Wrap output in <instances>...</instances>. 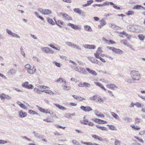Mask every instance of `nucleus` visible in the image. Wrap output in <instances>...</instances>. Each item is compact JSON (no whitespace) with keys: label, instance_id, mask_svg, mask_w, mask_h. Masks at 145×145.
Instances as JSON below:
<instances>
[{"label":"nucleus","instance_id":"f257e3e1","mask_svg":"<svg viewBox=\"0 0 145 145\" xmlns=\"http://www.w3.org/2000/svg\"><path fill=\"white\" fill-rule=\"evenodd\" d=\"M24 67L27 72L30 74H33L36 71V68L34 66H31L29 64L25 65Z\"/></svg>","mask_w":145,"mask_h":145},{"label":"nucleus","instance_id":"f03ea898","mask_svg":"<svg viewBox=\"0 0 145 145\" xmlns=\"http://www.w3.org/2000/svg\"><path fill=\"white\" fill-rule=\"evenodd\" d=\"M131 77L135 80H139L140 78V74L138 71H132L131 72Z\"/></svg>","mask_w":145,"mask_h":145},{"label":"nucleus","instance_id":"7ed1b4c3","mask_svg":"<svg viewBox=\"0 0 145 145\" xmlns=\"http://www.w3.org/2000/svg\"><path fill=\"white\" fill-rule=\"evenodd\" d=\"M73 70L83 74H85L86 73V70L84 68L78 67L77 65H75Z\"/></svg>","mask_w":145,"mask_h":145},{"label":"nucleus","instance_id":"20e7f679","mask_svg":"<svg viewBox=\"0 0 145 145\" xmlns=\"http://www.w3.org/2000/svg\"><path fill=\"white\" fill-rule=\"evenodd\" d=\"M6 31L9 35L12 37L18 39H20V37L18 35L12 32L11 30L8 29H6Z\"/></svg>","mask_w":145,"mask_h":145},{"label":"nucleus","instance_id":"39448f33","mask_svg":"<svg viewBox=\"0 0 145 145\" xmlns=\"http://www.w3.org/2000/svg\"><path fill=\"white\" fill-rule=\"evenodd\" d=\"M38 10L42 14L45 15H48L52 13L51 11L49 9H42L41 8L39 9Z\"/></svg>","mask_w":145,"mask_h":145},{"label":"nucleus","instance_id":"423d86ee","mask_svg":"<svg viewBox=\"0 0 145 145\" xmlns=\"http://www.w3.org/2000/svg\"><path fill=\"white\" fill-rule=\"evenodd\" d=\"M22 86L24 88L30 89H33V86L31 84H29L28 82H25L22 85Z\"/></svg>","mask_w":145,"mask_h":145},{"label":"nucleus","instance_id":"0eeeda50","mask_svg":"<svg viewBox=\"0 0 145 145\" xmlns=\"http://www.w3.org/2000/svg\"><path fill=\"white\" fill-rule=\"evenodd\" d=\"M138 27L137 25H130L127 26L128 30L133 32H135L137 31Z\"/></svg>","mask_w":145,"mask_h":145},{"label":"nucleus","instance_id":"6e6552de","mask_svg":"<svg viewBox=\"0 0 145 145\" xmlns=\"http://www.w3.org/2000/svg\"><path fill=\"white\" fill-rule=\"evenodd\" d=\"M102 40L104 42L108 45H111L112 44H115L116 42L112 40H107L104 37H103Z\"/></svg>","mask_w":145,"mask_h":145},{"label":"nucleus","instance_id":"1a4fd4ad","mask_svg":"<svg viewBox=\"0 0 145 145\" xmlns=\"http://www.w3.org/2000/svg\"><path fill=\"white\" fill-rule=\"evenodd\" d=\"M80 108L84 111L86 112H88L93 110L92 108L88 106H82L80 107Z\"/></svg>","mask_w":145,"mask_h":145},{"label":"nucleus","instance_id":"9d476101","mask_svg":"<svg viewBox=\"0 0 145 145\" xmlns=\"http://www.w3.org/2000/svg\"><path fill=\"white\" fill-rule=\"evenodd\" d=\"M60 15L63 16V18L67 20H72V18L66 13L63 12L60 13Z\"/></svg>","mask_w":145,"mask_h":145},{"label":"nucleus","instance_id":"9b49d317","mask_svg":"<svg viewBox=\"0 0 145 145\" xmlns=\"http://www.w3.org/2000/svg\"><path fill=\"white\" fill-rule=\"evenodd\" d=\"M41 50L46 53H51L53 54L54 52L52 50H51L50 48L47 47L42 48Z\"/></svg>","mask_w":145,"mask_h":145},{"label":"nucleus","instance_id":"f8f14e48","mask_svg":"<svg viewBox=\"0 0 145 145\" xmlns=\"http://www.w3.org/2000/svg\"><path fill=\"white\" fill-rule=\"evenodd\" d=\"M106 87L109 89L113 90H115L116 89L118 88V87L117 86L113 84H108L106 85Z\"/></svg>","mask_w":145,"mask_h":145},{"label":"nucleus","instance_id":"ddd939ff","mask_svg":"<svg viewBox=\"0 0 145 145\" xmlns=\"http://www.w3.org/2000/svg\"><path fill=\"white\" fill-rule=\"evenodd\" d=\"M83 46L86 49H94L95 48V46L94 45L85 44L83 45Z\"/></svg>","mask_w":145,"mask_h":145},{"label":"nucleus","instance_id":"4468645a","mask_svg":"<svg viewBox=\"0 0 145 145\" xmlns=\"http://www.w3.org/2000/svg\"><path fill=\"white\" fill-rule=\"evenodd\" d=\"M74 11L80 15L83 16L84 14V12L82 11L79 8H74L73 9Z\"/></svg>","mask_w":145,"mask_h":145},{"label":"nucleus","instance_id":"2eb2a0df","mask_svg":"<svg viewBox=\"0 0 145 145\" xmlns=\"http://www.w3.org/2000/svg\"><path fill=\"white\" fill-rule=\"evenodd\" d=\"M116 54H122L123 53V52L120 49H117L114 48L113 51Z\"/></svg>","mask_w":145,"mask_h":145},{"label":"nucleus","instance_id":"dca6fc26","mask_svg":"<svg viewBox=\"0 0 145 145\" xmlns=\"http://www.w3.org/2000/svg\"><path fill=\"white\" fill-rule=\"evenodd\" d=\"M19 116L21 118H23L26 117L27 114L25 112H24L22 110L19 112Z\"/></svg>","mask_w":145,"mask_h":145},{"label":"nucleus","instance_id":"f3484780","mask_svg":"<svg viewBox=\"0 0 145 145\" xmlns=\"http://www.w3.org/2000/svg\"><path fill=\"white\" fill-rule=\"evenodd\" d=\"M101 25H99L98 27L99 28L101 29L102 27H103L104 25H105L106 23L104 20H101L99 21Z\"/></svg>","mask_w":145,"mask_h":145},{"label":"nucleus","instance_id":"a211bd4d","mask_svg":"<svg viewBox=\"0 0 145 145\" xmlns=\"http://www.w3.org/2000/svg\"><path fill=\"white\" fill-rule=\"evenodd\" d=\"M94 113L95 115L98 117L101 118H103L104 117V115L103 114H101L98 111H95Z\"/></svg>","mask_w":145,"mask_h":145},{"label":"nucleus","instance_id":"6ab92c4d","mask_svg":"<svg viewBox=\"0 0 145 145\" xmlns=\"http://www.w3.org/2000/svg\"><path fill=\"white\" fill-rule=\"evenodd\" d=\"M61 87L63 88V89L66 91L69 90L71 89V87L67 85L66 84L62 85Z\"/></svg>","mask_w":145,"mask_h":145},{"label":"nucleus","instance_id":"aec40b11","mask_svg":"<svg viewBox=\"0 0 145 145\" xmlns=\"http://www.w3.org/2000/svg\"><path fill=\"white\" fill-rule=\"evenodd\" d=\"M84 29L86 31L91 32L92 31V29L91 27L88 25H85L84 26Z\"/></svg>","mask_w":145,"mask_h":145},{"label":"nucleus","instance_id":"412c9836","mask_svg":"<svg viewBox=\"0 0 145 145\" xmlns=\"http://www.w3.org/2000/svg\"><path fill=\"white\" fill-rule=\"evenodd\" d=\"M85 116H84L83 121H80V123L81 124H83L85 125H87L89 121L87 119L85 118Z\"/></svg>","mask_w":145,"mask_h":145},{"label":"nucleus","instance_id":"4be33fe9","mask_svg":"<svg viewBox=\"0 0 145 145\" xmlns=\"http://www.w3.org/2000/svg\"><path fill=\"white\" fill-rule=\"evenodd\" d=\"M56 82L59 83H63L64 84H65L66 83V82L65 80H64L62 78H60L57 79L56 81Z\"/></svg>","mask_w":145,"mask_h":145},{"label":"nucleus","instance_id":"5701e85b","mask_svg":"<svg viewBox=\"0 0 145 145\" xmlns=\"http://www.w3.org/2000/svg\"><path fill=\"white\" fill-rule=\"evenodd\" d=\"M42 91L50 95H54V93L52 91L49 89H45L43 90Z\"/></svg>","mask_w":145,"mask_h":145},{"label":"nucleus","instance_id":"b1692460","mask_svg":"<svg viewBox=\"0 0 145 145\" xmlns=\"http://www.w3.org/2000/svg\"><path fill=\"white\" fill-rule=\"evenodd\" d=\"M72 47L75 49L78 50H82V48L80 46L75 44L73 43Z\"/></svg>","mask_w":145,"mask_h":145},{"label":"nucleus","instance_id":"393cba45","mask_svg":"<svg viewBox=\"0 0 145 145\" xmlns=\"http://www.w3.org/2000/svg\"><path fill=\"white\" fill-rule=\"evenodd\" d=\"M142 6L140 5H136L134 6L133 9L134 10H140L142 9Z\"/></svg>","mask_w":145,"mask_h":145},{"label":"nucleus","instance_id":"a878e982","mask_svg":"<svg viewBox=\"0 0 145 145\" xmlns=\"http://www.w3.org/2000/svg\"><path fill=\"white\" fill-rule=\"evenodd\" d=\"M96 126L97 128L102 130L107 131L108 130V129L105 127L101 126L99 125H96Z\"/></svg>","mask_w":145,"mask_h":145},{"label":"nucleus","instance_id":"bb28decb","mask_svg":"<svg viewBox=\"0 0 145 145\" xmlns=\"http://www.w3.org/2000/svg\"><path fill=\"white\" fill-rule=\"evenodd\" d=\"M16 71L15 69H12L8 71V73L9 74L13 75L16 73Z\"/></svg>","mask_w":145,"mask_h":145},{"label":"nucleus","instance_id":"cd10ccee","mask_svg":"<svg viewBox=\"0 0 145 145\" xmlns=\"http://www.w3.org/2000/svg\"><path fill=\"white\" fill-rule=\"evenodd\" d=\"M88 59L91 62L94 63H95L97 62V60L96 59L93 57H88Z\"/></svg>","mask_w":145,"mask_h":145},{"label":"nucleus","instance_id":"c85d7f7f","mask_svg":"<svg viewBox=\"0 0 145 145\" xmlns=\"http://www.w3.org/2000/svg\"><path fill=\"white\" fill-rule=\"evenodd\" d=\"M54 105L58 108L62 110H66V108L64 106H61L58 104H54Z\"/></svg>","mask_w":145,"mask_h":145},{"label":"nucleus","instance_id":"c756f323","mask_svg":"<svg viewBox=\"0 0 145 145\" xmlns=\"http://www.w3.org/2000/svg\"><path fill=\"white\" fill-rule=\"evenodd\" d=\"M54 105L58 108L62 110H66V108L64 106H61L58 104H54Z\"/></svg>","mask_w":145,"mask_h":145},{"label":"nucleus","instance_id":"7c9ffc66","mask_svg":"<svg viewBox=\"0 0 145 145\" xmlns=\"http://www.w3.org/2000/svg\"><path fill=\"white\" fill-rule=\"evenodd\" d=\"M54 105L58 108L62 110H66V108L64 106H61L58 104H54Z\"/></svg>","mask_w":145,"mask_h":145},{"label":"nucleus","instance_id":"2f4dec72","mask_svg":"<svg viewBox=\"0 0 145 145\" xmlns=\"http://www.w3.org/2000/svg\"><path fill=\"white\" fill-rule=\"evenodd\" d=\"M135 106L139 108H142L144 106L143 105L138 102H137L135 103Z\"/></svg>","mask_w":145,"mask_h":145},{"label":"nucleus","instance_id":"473e14b6","mask_svg":"<svg viewBox=\"0 0 145 145\" xmlns=\"http://www.w3.org/2000/svg\"><path fill=\"white\" fill-rule=\"evenodd\" d=\"M111 114L112 116L116 119L118 120L119 119V116L116 114L114 112H112Z\"/></svg>","mask_w":145,"mask_h":145},{"label":"nucleus","instance_id":"72a5a7b5","mask_svg":"<svg viewBox=\"0 0 145 145\" xmlns=\"http://www.w3.org/2000/svg\"><path fill=\"white\" fill-rule=\"evenodd\" d=\"M93 0H89L87 2V3L86 4H84L83 5V6L84 7H85L87 6L90 5L93 2Z\"/></svg>","mask_w":145,"mask_h":145},{"label":"nucleus","instance_id":"f704fd0d","mask_svg":"<svg viewBox=\"0 0 145 145\" xmlns=\"http://www.w3.org/2000/svg\"><path fill=\"white\" fill-rule=\"evenodd\" d=\"M47 19L48 20V22L52 25H54L55 24V22L53 21L52 19L50 18L49 17L47 18Z\"/></svg>","mask_w":145,"mask_h":145},{"label":"nucleus","instance_id":"c9c22d12","mask_svg":"<svg viewBox=\"0 0 145 145\" xmlns=\"http://www.w3.org/2000/svg\"><path fill=\"white\" fill-rule=\"evenodd\" d=\"M121 42L125 45L129 47V44L128 43V42L127 40H121Z\"/></svg>","mask_w":145,"mask_h":145},{"label":"nucleus","instance_id":"e433bc0d","mask_svg":"<svg viewBox=\"0 0 145 145\" xmlns=\"http://www.w3.org/2000/svg\"><path fill=\"white\" fill-rule=\"evenodd\" d=\"M109 129L112 130H116V127L113 125H108Z\"/></svg>","mask_w":145,"mask_h":145},{"label":"nucleus","instance_id":"4c0bfd02","mask_svg":"<svg viewBox=\"0 0 145 145\" xmlns=\"http://www.w3.org/2000/svg\"><path fill=\"white\" fill-rule=\"evenodd\" d=\"M56 24L60 27H61L60 25H62L63 23V22L61 20H58L57 22L56 21Z\"/></svg>","mask_w":145,"mask_h":145},{"label":"nucleus","instance_id":"58836bf2","mask_svg":"<svg viewBox=\"0 0 145 145\" xmlns=\"http://www.w3.org/2000/svg\"><path fill=\"white\" fill-rule=\"evenodd\" d=\"M103 6L104 5L108 6L109 4H110L111 5H113L114 3L112 2H109L108 1H106L104 2L103 4Z\"/></svg>","mask_w":145,"mask_h":145},{"label":"nucleus","instance_id":"ea45409f","mask_svg":"<svg viewBox=\"0 0 145 145\" xmlns=\"http://www.w3.org/2000/svg\"><path fill=\"white\" fill-rule=\"evenodd\" d=\"M82 144H86L87 145H95V143H92L91 142H82Z\"/></svg>","mask_w":145,"mask_h":145},{"label":"nucleus","instance_id":"a19ab883","mask_svg":"<svg viewBox=\"0 0 145 145\" xmlns=\"http://www.w3.org/2000/svg\"><path fill=\"white\" fill-rule=\"evenodd\" d=\"M139 39L143 41L144 39V36L142 34H139L138 35Z\"/></svg>","mask_w":145,"mask_h":145},{"label":"nucleus","instance_id":"79ce46f5","mask_svg":"<svg viewBox=\"0 0 145 145\" xmlns=\"http://www.w3.org/2000/svg\"><path fill=\"white\" fill-rule=\"evenodd\" d=\"M123 119L127 122H129L131 121V119L129 117H124Z\"/></svg>","mask_w":145,"mask_h":145},{"label":"nucleus","instance_id":"37998d69","mask_svg":"<svg viewBox=\"0 0 145 145\" xmlns=\"http://www.w3.org/2000/svg\"><path fill=\"white\" fill-rule=\"evenodd\" d=\"M134 137L136 139L138 140L140 142H141L142 143H144V141L142 139H141L139 137L137 136H135Z\"/></svg>","mask_w":145,"mask_h":145},{"label":"nucleus","instance_id":"c03bdc74","mask_svg":"<svg viewBox=\"0 0 145 145\" xmlns=\"http://www.w3.org/2000/svg\"><path fill=\"white\" fill-rule=\"evenodd\" d=\"M100 54L97 52L94 54V56L97 58L99 59L101 57L100 56Z\"/></svg>","mask_w":145,"mask_h":145},{"label":"nucleus","instance_id":"a18cd8bd","mask_svg":"<svg viewBox=\"0 0 145 145\" xmlns=\"http://www.w3.org/2000/svg\"><path fill=\"white\" fill-rule=\"evenodd\" d=\"M112 28L114 29H117L118 27L114 24H111V25L109 26Z\"/></svg>","mask_w":145,"mask_h":145},{"label":"nucleus","instance_id":"49530a36","mask_svg":"<svg viewBox=\"0 0 145 145\" xmlns=\"http://www.w3.org/2000/svg\"><path fill=\"white\" fill-rule=\"evenodd\" d=\"M35 14L38 17L40 18V19L42 20H44V18L41 16H39V14L38 12H35Z\"/></svg>","mask_w":145,"mask_h":145},{"label":"nucleus","instance_id":"de8ad7c7","mask_svg":"<svg viewBox=\"0 0 145 145\" xmlns=\"http://www.w3.org/2000/svg\"><path fill=\"white\" fill-rule=\"evenodd\" d=\"M75 115L74 113L72 114H67L65 116V117L67 118H69L71 116H73Z\"/></svg>","mask_w":145,"mask_h":145},{"label":"nucleus","instance_id":"09e8293b","mask_svg":"<svg viewBox=\"0 0 145 145\" xmlns=\"http://www.w3.org/2000/svg\"><path fill=\"white\" fill-rule=\"evenodd\" d=\"M33 134H34L35 137L37 138H40V136L39 135V134L35 132H33Z\"/></svg>","mask_w":145,"mask_h":145},{"label":"nucleus","instance_id":"8fccbe9b","mask_svg":"<svg viewBox=\"0 0 145 145\" xmlns=\"http://www.w3.org/2000/svg\"><path fill=\"white\" fill-rule=\"evenodd\" d=\"M131 127H132L135 129H137V130H138V129H139L140 128V127L138 126H135V125H133L131 126Z\"/></svg>","mask_w":145,"mask_h":145},{"label":"nucleus","instance_id":"3c124183","mask_svg":"<svg viewBox=\"0 0 145 145\" xmlns=\"http://www.w3.org/2000/svg\"><path fill=\"white\" fill-rule=\"evenodd\" d=\"M134 12L133 11H129L127 12L126 13V14L128 15H132L134 14Z\"/></svg>","mask_w":145,"mask_h":145},{"label":"nucleus","instance_id":"603ef678","mask_svg":"<svg viewBox=\"0 0 145 145\" xmlns=\"http://www.w3.org/2000/svg\"><path fill=\"white\" fill-rule=\"evenodd\" d=\"M43 90H40V89H38L36 88L35 89V92H36L39 94H41V92H43L42 91Z\"/></svg>","mask_w":145,"mask_h":145},{"label":"nucleus","instance_id":"864d4df0","mask_svg":"<svg viewBox=\"0 0 145 145\" xmlns=\"http://www.w3.org/2000/svg\"><path fill=\"white\" fill-rule=\"evenodd\" d=\"M73 43L69 42H66V44L68 46H71L72 47V45L73 44Z\"/></svg>","mask_w":145,"mask_h":145},{"label":"nucleus","instance_id":"5fc2aeb1","mask_svg":"<svg viewBox=\"0 0 145 145\" xmlns=\"http://www.w3.org/2000/svg\"><path fill=\"white\" fill-rule=\"evenodd\" d=\"M36 87L34 89V91H35V89L36 88L38 89H40L41 88V86H40L39 84H36L35 85Z\"/></svg>","mask_w":145,"mask_h":145},{"label":"nucleus","instance_id":"6e6d98bb","mask_svg":"<svg viewBox=\"0 0 145 145\" xmlns=\"http://www.w3.org/2000/svg\"><path fill=\"white\" fill-rule=\"evenodd\" d=\"M84 87L88 88H89L91 86V85L88 83L84 82Z\"/></svg>","mask_w":145,"mask_h":145},{"label":"nucleus","instance_id":"4d7b16f0","mask_svg":"<svg viewBox=\"0 0 145 145\" xmlns=\"http://www.w3.org/2000/svg\"><path fill=\"white\" fill-rule=\"evenodd\" d=\"M101 49H102L101 47H99L98 48L97 52H98L100 54H101V53L103 52V51L101 50Z\"/></svg>","mask_w":145,"mask_h":145},{"label":"nucleus","instance_id":"13d9d810","mask_svg":"<svg viewBox=\"0 0 145 145\" xmlns=\"http://www.w3.org/2000/svg\"><path fill=\"white\" fill-rule=\"evenodd\" d=\"M54 63L55 65L58 67H61V65L60 63L57 62L56 61H54L53 62Z\"/></svg>","mask_w":145,"mask_h":145},{"label":"nucleus","instance_id":"bf43d9fd","mask_svg":"<svg viewBox=\"0 0 145 145\" xmlns=\"http://www.w3.org/2000/svg\"><path fill=\"white\" fill-rule=\"evenodd\" d=\"M4 98V99H10L11 98V97L10 96L5 94Z\"/></svg>","mask_w":145,"mask_h":145},{"label":"nucleus","instance_id":"052dcab7","mask_svg":"<svg viewBox=\"0 0 145 145\" xmlns=\"http://www.w3.org/2000/svg\"><path fill=\"white\" fill-rule=\"evenodd\" d=\"M72 142L74 145H76L79 143L77 141L75 140H72Z\"/></svg>","mask_w":145,"mask_h":145},{"label":"nucleus","instance_id":"680f3d73","mask_svg":"<svg viewBox=\"0 0 145 145\" xmlns=\"http://www.w3.org/2000/svg\"><path fill=\"white\" fill-rule=\"evenodd\" d=\"M135 81V80L133 79H128L127 80V82L131 84L133 82Z\"/></svg>","mask_w":145,"mask_h":145},{"label":"nucleus","instance_id":"e2e57ef3","mask_svg":"<svg viewBox=\"0 0 145 145\" xmlns=\"http://www.w3.org/2000/svg\"><path fill=\"white\" fill-rule=\"evenodd\" d=\"M94 83L95 85H96V86L99 87L100 88H101V87L103 86L99 82H94Z\"/></svg>","mask_w":145,"mask_h":145},{"label":"nucleus","instance_id":"0e129e2a","mask_svg":"<svg viewBox=\"0 0 145 145\" xmlns=\"http://www.w3.org/2000/svg\"><path fill=\"white\" fill-rule=\"evenodd\" d=\"M77 100H78V101H81L83 100H86V99L83 97H82L78 96Z\"/></svg>","mask_w":145,"mask_h":145},{"label":"nucleus","instance_id":"69168bd1","mask_svg":"<svg viewBox=\"0 0 145 145\" xmlns=\"http://www.w3.org/2000/svg\"><path fill=\"white\" fill-rule=\"evenodd\" d=\"M72 28L74 29H80V27H79L78 25H74V27Z\"/></svg>","mask_w":145,"mask_h":145},{"label":"nucleus","instance_id":"338daca9","mask_svg":"<svg viewBox=\"0 0 145 145\" xmlns=\"http://www.w3.org/2000/svg\"><path fill=\"white\" fill-rule=\"evenodd\" d=\"M21 105H20V106L22 108L27 110V108L26 106H25L24 104H21Z\"/></svg>","mask_w":145,"mask_h":145},{"label":"nucleus","instance_id":"774afa93","mask_svg":"<svg viewBox=\"0 0 145 145\" xmlns=\"http://www.w3.org/2000/svg\"><path fill=\"white\" fill-rule=\"evenodd\" d=\"M140 120L138 118H137L135 119V123H138L140 122Z\"/></svg>","mask_w":145,"mask_h":145}]
</instances>
